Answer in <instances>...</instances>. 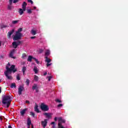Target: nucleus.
<instances>
[{"label":"nucleus","instance_id":"nucleus-1","mask_svg":"<svg viewBox=\"0 0 128 128\" xmlns=\"http://www.w3.org/2000/svg\"><path fill=\"white\" fill-rule=\"evenodd\" d=\"M15 68L16 66L14 64L12 65L10 68L8 66H6V71L4 72V74L8 80H12V76H8V74H12V72H16V69H14Z\"/></svg>","mask_w":128,"mask_h":128},{"label":"nucleus","instance_id":"nucleus-2","mask_svg":"<svg viewBox=\"0 0 128 128\" xmlns=\"http://www.w3.org/2000/svg\"><path fill=\"white\" fill-rule=\"evenodd\" d=\"M12 102V96H4L2 97V104L4 108H10Z\"/></svg>","mask_w":128,"mask_h":128},{"label":"nucleus","instance_id":"nucleus-3","mask_svg":"<svg viewBox=\"0 0 128 128\" xmlns=\"http://www.w3.org/2000/svg\"><path fill=\"white\" fill-rule=\"evenodd\" d=\"M22 28H19L16 31L17 40H22Z\"/></svg>","mask_w":128,"mask_h":128},{"label":"nucleus","instance_id":"nucleus-4","mask_svg":"<svg viewBox=\"0 0 128 128\" xmlns=\"http://www.w3.org/2000/svg\"><path fill=\"white\" fill-rule=\"evenodd\" d=\"M40 109L43 110V112H48L50 108L48 105H46L44 103H42L40 106Z\"/></svg>","mask_w":128,"mask_h":128},{"label":"nucleus","instance_id":"nucleus-5","mask_svg":"<svg viewBox=\"0 0 128 128\" xmlns=\"http://www.w3.org/2000/svg\"><path fill=\"white\" fill-rule=\"evenodd\" d=\"M16 54V50L14 49L12 50L10 54V56L12 58L16 59V56H14V54Z\"/></svg>","mask_w":128,"mask_h":128},{"label":"nucleus","instance_id":"nucleus-6","mask_svg":"<svg viewBox=\"0 0 128 128\" xmlns=\"http://www.w3.org/2000/svg\"><path fill=\"white\" fill-rule=\"evenodd\" d=\"M24 86H19L18 88V94H19V96H20V94H22V90H24Z\"/></svg>","mask_w":128,"mask_h":128},{"label":"nucleus","instance_id":"nucleus-7","mask_svg":"<svg viewBox=\"0 0 128 128\" xmlns=\"http://www.w3.org/2000/svg\"><path fill=\"white\" fill-rule=\"evenodd\" d=\"M14 32V29H12L11 31L9 32L7 34V36L8 38H10L12 34Z\"/></svg>","mask_w":128,"mask_h":128},{"label":"nucleus","instance_id":"nucleus-8","mask_svg":"<svg viewBox=\"0 0 128 128\" xmlns=\"http://www.w3.org/2000/svg\"><path fill=\"white\" fill-rule=\"evenodd\" d=\"M42 124L43 126V128H46L48 124V120L45 119L44 121L42 122Z\"/></svg>","mask_w":128,"mask_h":128},{"label":"nucleus","instance_id":"nucleus-9","mask_svg":"<svg viewBox=\"0 0 128 128\" xmlns=\"http://www.w3.org/2000/svg\"><path fill=\"white\" fill-rule=\"evenodd\" d=\"M26 6H28V4L26 2H24L22 4V8H23V10H26Z\"/></svg>","mask_w":128,"mask_h":128},{"label":"nucleus","instance_id":"nucleus-10","mask_svg":"<svg viewBox=\"0 0 128 128\" xmlns=\"http://www.w3.org/2000/svg\"><path fill=\"white\" fill-rule=\"evenodd\" d=\"M34 112H38V114L40 112V110H38V105H36L34 108Z\"/></svg>","mask_w":128,"mask_h":128},{"label":"nucleus","instance_id":"nucleus-11","mask_svg":"<svg viewBox=\"0 0 128 128\" xmlns=\"http://www.w3.org/2000/svg\"><path fill=\"white\" fill-rule=\"evenodd\" d=\"M45 62H47V64H50V62H52V60H50V58H48L47 56H45Z\"/></svg>","mask_w":128,"mask_h":128},{"label":"nucleus","instance_id":"nucleus-12","mask_svg":"<svg viewBox=\"0 0 128 128\" xmlns=\"http://www.w3.org/2000/svg\"><path fill=\"white\" fill-rule=\"evenodd\" d=\"M22 41L20 40H18V36H16V48H18V46L22 44Z\"/></svg>","mask_w":128,"mask_h":128},{"label":"nucleus","instance_id":"nucleus-13","mask_svg":"<svg viewBox=\"0 0 128 128\" xmlns=\"http://www.w3.org/2000/svg\"><path fill=\"white\" fill-rule=\"evenodd\" d=\"M24 12H26V10H24V8H22V9L20 8L18 12H19L20 16H22V14H24Z\"/></svg>","mask_w":128,"mask_h":128},{"label":"nucleus","instance_id":"nucleus-14","mask_svg":"<svg viewBox=\"0 0 128 128\" xmlns=\"http://www.w3.org/2000/svg\"><path fill=\"white\" fill-rule=\"evenodd\" d=\"M44 116H47V118H52V116H50V114L49 113H44Z\"/></svg>","mask_w":128,"mask_h":128},{"label":"nucleus","instance_id":"nucleus-15","mask_svg":"<svg viewBox=\"0 0 128 128\" xmlns=\"http://www.w3.org/2000/svg\"><path fill=\"white\" fill-rule=\"evenodd\" d=\"M8 26L6 25H4V24H1L0 26V28H1V30H2L3 28H7Z\"/></svg>","mask_w":128,"mask_h":128},{"label":"nucleus","instance_id":"nucleus-16","mask_svg":"<svg viewBox=\"0 0 128 128\" xmlns=\"http://www.w3.org/2000/svg\"><path fill=\"white\" fill-rule=\"evenodd\" d=\"M30 33L32 34V36H36V31L34 30H32L30 32Z\"/></svg>","mask_w":128,"mask_h":128},{"label":"nucleus","instance_id":"nucleus-17","mask_svg":"<svg viewBox=\"0 0 128 128\" xmlns=\"http://www.w3.org/2000/svg\"><path fill=\"white\" fill-rule=\"evenodd\" d=\"M50 50H47L45 52L46 56H50Z\"/></svg>","mask_w":128,"mask_h":128},{"label":"nucleus","instance_id":"nucleus-18","mask_svg":"<svg viewBox=\"0 0 128 128\" xmlns=\"http://www.w3.org/2000/svg\"><path fill=\"white\" fill-rule=\"evenodd\" d=\"M32 124V120H30V118H28V122H27V124L28 126H30V124Z\"/></svg>","mask_w":128,"mask_h":128},{"label":"nucleus","instance_id":"nucleus-19","mask_svg":"<svg viewBox=\"0 0 128 128\" xmlns=\"http://www.w3.org/2000/svg\"><path fill=\"white\" fill-rule=\"evenodd\" d=\"M26 66H24L22 68V72H23V74H24V73L26 72Z\"/></svg>","mask_w":128,"mask_h":128},{"label":"nucleus","instance_id":"nucleus-20","mask_svg":"<svg viewBox=\"0 0 128 128\" xmlns=\"http://www.w3.org/2000/svg\"><path fill=\"white\" fill-rule=\"evenodd\" d=\"M12 46L14 48H16V42L15 41L12 43Z\"/></svg>","mask_w":128,"mask_h":128},{"label":"nucleus","instance_id":"nucleus-21","mask_svg":"<svg viewBox=\"0 0 128 128\" xmlns=\"http://www.w3.org/2000/svg\"><path fill=\"white\" fill-rule=\"evenodd\" d=\"M26 109H24L20 112V114L22 116H24V114H26Z\"/></svg>","mask_w":128,"mask_h":128},{"label":"nucleus","instance_id":"nucleus-22","mask_svg":"<svg viewBox=\"0 0 128 128\" xmlns=\"http://www.w3.org/2000/svg\"><path fill=\"white\" fill-rule=\"evenodd\" d=\"M32 56H28V60H27L28 62H32Z\"/></svg>","mask_w":128,"mask_h":128},{"label":"nucleus","instance_id":"nucleus-23","mask_svg":"<svg viewBox=\"0 0 128 128\" xmlns=\"http://www.w3.org/2000/svg\"><path fill=\"white\" fill-rule=\"evenodd\" d=\"M38 88V85L36 84H34V85L32 86V90H34L36 88Z\"/></svg>","mask_w":128,"mask_h":128},{"label":"nucleus","instance_id":"nucleus-24","mask_svg":"<svg viewBox=\"0 0 128 128\" xmlns=\"http://www.w3.org/2000/svg\"><path fill=\"white\" fill-rule=\"evenodd\" d=\"M16 83H12L10 86V88H16Z\"/></svg>","mask_w":128,"mask_h":128},{"label":"nucleus","instance_id":"nucleus-25","mask_svg":"<svg viewBox=\"0 0 128 128\" xmlns=\"http://www.w3.org/2000/svg\"><path fill=\"white\" fill-rule=\"evenodd\" d=\"M12 37L13 38V40H16V34L14 36L12 35Z\"/></svg>","mask_w":128,"mask_h":128},{"label":"nucleus","instance_id":"nucleus-26","mask_svg":"<svg viewBox=\"0 0 128 128\" xmlns=\"http://www.w3.org/2000/svg\"><path fill=\"white\" fill-rule=\"evenodd\" d=\"M34 80L36 82H38V76H37L35 75L34 76Z\"/></svg>","mask_w":128,"mask_h":128},{"label":"nucleus","instance_id":"nucleus-27","mask_svg":"<svg viewBox=\"0 0 128 128\" xmlns=\"http://www.w3.org/2000/svg\"><path fill=\"white\" fill-rule=\"evenodd\" d=\"M34 72L35 74H38V68H36V66L34 67Z\"/></svg>","mask_w":128,"mask_h":128},{"label":"nucleus","instance_id":"nucleus-28","mask_svg":"<svg viewBox=\"0 0 128 128\" xmlns=\"http://www.w3.org/2000/svg\"><path fill=\"white\" fill-rule=\"evenodd\" d=\"M16 80H20V74H17Z\"/></svg>","mask_w":128,"mask_h":128},{"label":"nucleus","instance_id":"nucleus-29","mask_svg":"<svg viewBox=\"0 0 128 128\" xmlns=\"http://www.w3.org/2000/svg\"><path fill=\"white\" fill-rule=\"evenodd\" d=\"M55 102H58L59 104H60L62 102V100H60V99L55 100Z\"/></svg>","mask_w":128,"mask_h":128},{"label":"nucleus","instance_id":"nucleus-30","mask_svg":"<svg viewBox=\"0 0 128 128\" xmlns=\"http://www.w3.org/2000/svg\"><path fill=\"white\" fill-rule=\"evenodd\" d=\"M26 58V53H23L22 54V58Z\"/></svg>","mask_w":128,"mask_h":128},{"label":"nucleus","instance_id":"nucleus-31","mask_svg":"<svg viewBox=\"0 0 128 128\" xmlns=\"http://www.w3.org/2000/svg\"><path fill=\"white\" fill-rule=\"evenodd\" d=\"M8 10H12V4H10L9 5H8Z\"/></svg>","mask_w":128,"mask_h":128},{"label":"nucleus","instance_id":"nucleus-32","mask_svg":"<svg viewBox=\"0 0 128 128\" xmlns=\"http://www.w3.org/2000/svg\"><path fill=\"white\" fill-rule=\"evenodd\" d=\"M27 12H28V14H32V10L28 9V10H27Z\"/></svg>","mask_w":128,"mask_h":128},{"label":"nucleus","instance_id":"nucleus-33","mask_svg":"<svg viewBox=\"0 0 128 128\" xmlns=\"http://www.w3.org/2000/svg\"><path fill=\"white\" fill-rule=\"evenodd\" d=\"M26 84L27 86L30 85V80H28V79L26 80Z\"/></svg>","mask_w":128,"mask_h":128},{"label":"nucleus","instance_id":"nucleus-34","mask_svg":"<svg viewBox=\"0 0 128 128\" xmlns=\"http://www.w3.org/2000/svg\"><path fill=\"white\" fill-rule=\"evenodd\" d=\"M30 114L34 118V116H36V114H34V112H30Z\"/></svg>","mask_w":128,"mask_h":128},{"label":"nucleus","instance_id":"nucleus-35","mask_svg":"<svg viewBox=\"0 0 128 128\" xmlns=\"http://www.w3.org/2000/svg\"><path fill=\"white\" fill-rule=\"evenodd\" d=\"M48 82H50V80H52V76H48Z\"/></svg>","mask_w":128,"mask_h":128},{"label":"nucleus","instance_id":"nucleus-36","mask_svg":"<svg viewBox=\"0 0 128 128\" xmlns=\"http://www.w3.org/2000/svg\"><path fill=\"white\" fill-rule=\"evenodd\" d=\"M28 2H30L31 4H34V2H32V0H28Z\"/></svg>","mask_w":128,"mask_h":128},{"label":"nucleus","instance_id":"nucleus-37","mask_svg":"<svg viewBox=\"0 0 128 128\" xmlns=\"http://www.w3.org/2000/svg\"><path fill=\"white\" fill-rule=\"evenodd\" d=\"M52 63H50H50H47L46 64V66L48 67V66H52Z\"/></svg>","mask_w":128,"mask_h":128},{"label":"nucleus","instance_id":"nucleus-38","mask_svg":"<svg viewBox=\"0 0 128 128\" xmlns=\"http://www.w3.org/2000/svg\"><path fill=\"white\" fill-rule=\"evenodd\" d=\"M12 2H14V0H9L10 4H12Z\"/></svg>","mask_w":128,"mask_h":128},{"label":"nucleus","instance_id":"nucleus-39","mask_svg":"<svg viewBox=\"0 0 128 128\" xmlns=\"http://www.w3.org/2000/svg\"><path fill=\"white\" fill-rule=\"evenodd\" d=\"M62 104H58V105L57 106V107H58V108H60V107H62Z\"/></svg>","mask_w":128,"mask_h":128},{"label":"nucleus","instance_id":"nucleus-40","mask_svg":"<svg viewBox=\"0 0 128 128\" xmlns=\"http://www.w3.org/2000/svg\"><path fill=\"white\" fill-rule=\"evenodd\" d=\"M12 24H16V20H12Z\"/></svg>","mask_w":128,"mask_h":128},{"label":"nucleus","instance_id":"nucleus-41","mask_svg":"<svg viewBox=\"0 0 128 128\" xmlns=\"http://www.w3.org/2000/svg\"><path fill=\"white\" fill-rule=\"evenodd\" d=\"M43 52H44V50H42V49H40L39 50L40 54H42Z\"/></svg>","mask_w":128,"mask_h":128},{"label":"nucleus","instance_id":"nucleus-42","mask_svg":"<svg viewBox=\"0 0 128 128\" xmlns=\"http://www.w3.org/2000/svg\"><path fill=\"white\" fill-rule=\"evenodd\" d=\"M35 62H36V64H40V62H38V59H35Z\"/></svg>","mask_w":128,"mask_h":128},{"label":"nucleus","instance_id":"nucleus-43","mask_svg":"<svg viewBox=\"0 0 128 128\" xmlns=\"http://www.w3.org/2000/svg\"><path fill=\"white\" fill-rule=\"evenodd\" d=\"M36 36H31L30 38H32V40H34V38H36Z\"/></svg>","mask_w":128,"mask_h":128},{"label":"nucleus","instance_id":"nucleus-44","mask_svg":"<svg viewBox=\"0 0 128 128\" xmlns=\"http://www.w3.org/2000/svg\"><path fill=\"white\" fill-rule=\"evenodd\" d=\"M51 124H53V126H54V124H56V122H52Z\"/></svg>","mask_w":128,"mask_h":128},{"label":"nucleus","instance_id":"nucleus-45","mask_svg":"<svg viewBox=\"0 0 128 128\" xmlns=\"http://www.w3.org/2000/svg\"><path fill=\"white\" fill-rule=\"evenodd\" d=\"M26 104H30V101H28V100H26Z\"/></svg>","mask_w":128,"mask_h":128},{"label":"nucleus","instance_id":"nucleus-46","mask_svg":"<svg viewBox=\"0 0 128 128\" xmlns=\"http://www.w3.org/2000/svg\"><path fill=\"white\" fill-rule=\"evenodd\" d=\"M54 120L55 122H56V120H58V118L55 117L54 118Z\"/></svg>","mask_w":128,"mask_h":128},{"label":"nucleus","instance_id":"nucleus-47","mask_svg":"<svg viewBox=\"0 0 128 128\" xmlns=\"http://www.w3.org/2000/svg\"><path fill=\"white\" fill-rule=\"evenodd\" d=\"M36 90V92H38V89L37 88Z\"/></svg>","mask_w":128,"mask_h":128},{"label":"nucleus","instance_id":"nucleus-48","mask_svg":"<svg viewBox=\"0 0 128 128\" xmlns=\"http://www.w3.org/2000/svg\"><path fill=\"white\" fill-rule=\"evenodd\" d=\"M14 4H16V0H14L13 1Z\"/></svg>","mask_w":128,"mask_h":128},{"label":"nucleus","instance_id":"nucleus-49","mask_svg":"<svg viewBox=\"0 0 128 128\" xmlns=\"http://www.w3.org/2000/svg\"><path fill=\"white\" fill-rule=\"evenodd\" d=\"M8 128H12V126L9 125L8 126Z\"/></svg>","mask_w":128,"mask_h":128},{"label":"nucleus","instance_id":"nucleus-50","mask_svg":"<svg viewBox=\"0 0 128 128\" xmlns=\"http://www.w3.org/2000/svg\"><path fill=\"white\" fill-rule=\"evenodd\" d=\"M46 74H48V72H46L44 73V76H46Z\"/></svg>","mask_w":128,"mask_h":128},{"label":"nucleus","instance_id":"nucleus-51","mask_svg":"<svg viewBox=\"0 0 128 128\" xmlns=\"http://www.w3.org/2000/svg\"><path fill=\"white\" fill-rule=\"evenodd\" d=\"M52 128H56V125H53L52 126Z\"/></svg>","mask_w":128,"mask_h":128},{"label":"nucleus","instance_id":"nucleus-52","mask_svg":"<svg viewBox=\"0 0 128 128\" xmlns=\"http://www.w3.org/2000/svg\"><path fill=\"white\" fill-rule=\"evenodd\" d=\"M32 60H36V58H35L32 57Z\"/></svg>","mask_w":128,"mask_h":128},{"label":"nucleus","instance_id":"nucleus-53","mask_svg":"<svg viewBox=\"0 0 128 128\" xmlns=\"http://www.w3.org/2000/svg\"><path fill=\"white\" fill-rule=\"evenodd\" d=\"M2 92V88L0 87V94Z\"/></svg>","mask_w":128,"mask_h":128},{"label":"nucleus","instance_id":"nucleus-54","mask_svg":"<svg viewBox=\"0 0 128 128\" xmlns=\"http://www.w3.org/2000/svg\"><path fill=\"white\" fill-rule=\"evenodd\" d=\"M0 46H2V42L0 41Z\"/></svg>","mask_w":128,"mask_h":128},{"label":"nucleus","instance_id":"nucleus-55","mask_svg":"<svg viewBox=\"0 0 128 128\" xmlns=\"http://www.w3.org/2000/svg\"><path fill=\"white\" fill-rule=\"evenodd\" d=\"M0 120H2V118L1 116H0Z\"/></svg>","mask_w":128,"mask_h":128},{"label":"nucleus","instance_id":"nucleus-56","mask_svg":"<svg viewBox=\"0 0 128 128\" xmlns=\"http://www.w3.org/2000/svg\"><path fill=\"white\" fill-rule=\"evenodd\" d=\"M34 10H36V7L34 6Z\"/></svg>","mask_w":128,"mask_h":128},{"label":"nucleus","instance_id":"nucleus-57","mask_svg":"<svg viewBox=\"0 0 128 128\" xmlns=\"http://www.w3.org/2000/svg\"><path fill=\"white\" fill-rule=\"evenodd\" d=\"M8 66H10V64L8 63Z\"/></svg>","mask_w":128,"mask_h":128},{"label":"nucleus","instance_id":"nucleus-58","mask_svg":"<svg viewBox=\"0 0 128 128\" xmlns=\"http://www.w3.org/2000/svg\"><path fill=\"white\" fill-rule=\"evenodd\" d=\"M20 0H16V2H18Z\"/></svg>","mask_w":128,"mask_h":128},{"label":"nucleus","instance_id":"nucleus-59","mask_svg":"<svg viewBox=\"0 0 128 128\" xmlns=\"http://www.w3.org/2000/svg\"><path fill=\"white\" fill-rule=\"evenodd\" d=\"M30 126H28V128H30Z\"/></svg>","mask_w":128,"mask_h":128},{"label":"nucleus","instance_id":"nucleus-60","mask_svg":"<svg viewBox=\"0 0 128 128\" xmlns=\"http://www.w3.org/2000/svg\"><path fill=\"white\" fill-rule=\"evenodd\" d=\"M1 58H2V56H1Z\"/></svg>","mask_w":128,"mask_h":128},{"label":"nucleus","instance_id":"nucleus-61","mask_svg":"<svg viewBox=\"0 0 128 128\" xmlns=\"http://www.w3.org/2000/svg\"><path fill=\"white\" fill-rule=\"evenodd\" d=\"M0 82H1V80H0Z\"/></svg>","mask_w":128,"mask_h":128},{"label":"nucleus","instance_id":"nucleus-62","mask_svg":"<svg viewBox=\"0 0 128 128\" xmlns=\"http://www.w3.org/2000/svg\"><path fill=\"white\" fill-rule=\"evenodd\" d=\"M16 22H18V21H16Z\"/></svg>","mask_w":128,"mask_h":128}]
</instances>
